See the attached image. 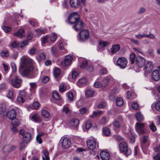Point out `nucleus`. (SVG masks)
Returning <instances> with one entry per match:
<instances>
[{"label": "nucleus", "instance_id": "nucleus-47", "mask_svg": "<svg viewBox=\"0 0 160 160\" xmlns=\"http://www.w3.org/2000/svg\"><path fill=\"white\" fill-rule=\"evenodd\" d=\"M87 111V109L85 107H83L81 108L79 110V112L81 114H84Z\"/></svg>", "mask_w": 160, "mask_h": 160}, {"label": "nucleus", "instance_id": "nucleus-36", "mask_svg": "<svg viewBox=\"0 0 160 160\" xmlns=\"http://www.w3.org/2000/svg\"><path fill=\"white\" fill-rule=\"evenodd\" d=\"M52 97L53 98L56 100H60L59 95L57 92H54L52 93Z\"/></svg>", "mask_w": 160, "mask_h": 160}, {"label": "nucleus", "instance_id": "nucleus-22", "mask_svg": "<svg viewBox=\"0 0 160 160\" xmlns=\"http://www.w3.org/2000/svg\"><path fill=\"white\" fill-rule=\"evenodd\" d=\"M120 48V46L118 44L113 45L112 48H111V52L112 53H115L118 51Z\"/></svg>", "mask_w": 160, "mask_h": 160}, {"label": "nucleus", "instance_id": "nucleus-23", "mask_svg": "<svg viewBox=\"0 0 160 160\" xmlns=\"http://www.w3.org/2000/svg\"><path fill=\"white\" fill-rule=\"evenodd\" d=\"M79 122L78 119H73L70 122V125L72 128H74L78 126Z\"/></svg>", "mask_w": 160, "mask_h": 160}, {"label": "nucleus", "instance_id": "nucleus-48", "mask_svg": "<svg viewBox=\"0 0 160 160\" xmlns=\"http://www.w3.org/2000/svg\"><path fill=\"white\" fill-rule=\"evenodd\" d=\"M66 89V87L63 84H61L59 87V91L60 92L64 91Z\"/></svg>", "mask_w": 160, "mask_h": 160}, {"label": "nucleus", "instance_id": "nucleus-27", "mask_svg": "<svg viewBox=\"0 0 160 160\" xmlns=\"http://www.w3.org/2000/svg\"><path fill=\"white\" fill-rule=\"evenodd\" d=\"M99 44L101 47H106L110 44L109 42L103 40H101L99 42Z\"/></svg>", "mask_w": 160, "mask_h": 160}, {"label": "nucleus", "instance_id": "nucleus-33", "mask_svg": "<svg viewBox=\"0 0 160 160\" xmlns=\"http://www.w3.org/2000/svg\"><path fill=\"white\" fill-rule=\"evenodd\" d=\"M9 54V52L7 50H3L0 53V55L2 57H7Z\"/></svg>", "mask_w": 160, "mask_h": 160}, {"label": "nucleus", "instance_id": "nucleus-58", "mask_svg": "<svg viewBox=\"0 0 160 160\" xmlns=\"http://www.w3.org/2000/svg\"><path fill=\"white\" fill-rule=\"evenodd\" d=\"M106 105V103L105 102L100 103L98 105V108H104Z\"/></svg>", "mask_w": 160, "mask_h": 160}, {"label": "nucleus", "instance_id": "nucleus-50", "mask_svg": "<svg viewBox=\"0 0 160 160\" xmlns=\"http://www.w3.org/2000/svg\"><path fill=\"white\" fill-rule=\"evenodd\" d=\"M155 108L156 110L160 112V101H158L156 103Z\"/></svg>", "mask_w": 160, "mask_h": 160}, {"label": "nucleus", "instance_id": "nucleus-37", "mask_svg": "<svg viewBox=\"0 0 160 160\" xmlns=\"http://www.w3.org/2000/svg\"><path fill=\"white\" fill-rule=\"evenodd\" d=\"M103 133L106 136H109L110 134V132L109 129L108 128H104L103 129Z\"/></svg>", "mask_w": 160, "mask_h": 160}, {"label": "nucleus", "instance_id": "nucleus-56", "mask_svg": "<svg viewBox=\"0 0 160 160\" xmlns=\"http://www.w3.org/2000/svg\"><path fill=\"white\" fill-rule=\"evenodd\" d=\"M78 72H76L75 71H73L72 73V78L74 79L76 77L78 76Z\"/></svg>", "mask_w": 160, "mask_h": 160}, {"label": "nucleus", "instance_id": "nucleus-34", "mask_svg": "<svg viewBox=\"0 0 160 160\" xmlns=\"http://www.w3.org/2000/svg\"><path fill=\"white\" fill-rule=\"evenodd\" d=\"M136 55L133 53H132L130 55V59L131 63L132 64L135 61Z\"/></svg>", "mask_w": 160, "mask_h": 160}, {"label": "nucleus", "instance_id": "nucleus-19", "mask_svg": "<svg viewBox=\"0 0 160 160\" xmlns=\"http://www.w3.org/2000/svg\"><path fill=\"white\" fill-rule=\"evenodd\" d=\"M7 111L6 104L4 103H0V115L5 116V113Z\"/></svg>", "mask_w": 160, "mask_h": 160}, {"label": "nucleus", "instance_id": "nucleus-18", "mask_svg": "<svg viewBox=\"0 0 160 160\" xmlns=\"http://www.w3.org/2000/svg\"><path fill=\"white\" fill-rule=\"evenodd\" d=\"M100 157L102 160H108L110 158L109 153L105 151H102L100 153Z\"/></svg>", "mask_w": 160, "mask_h": 160}, {"label": "nucleus", "instance_id": "nucleus-57", "mask_svg": "<svg viewBox=\"0 0 160 160\" xmlns=\"http://www.w3.org/2000/svg\"><path fill=\"white\" fill-rule=\"evenodd\" d=\"M25 142H20L19 145V149L22 150V149L26 147V145L25 144Z\"/></svg>", "mask_w": 160, "mask_h": 160}, {"label": "nucleus", "instance_id": "nucleus-63", "mask_svg": "<svg viewBox=\"0 0 160 160\" xmlns=\"http://www.w3.org/2000/svg\"><path fill=\"white\" fill-rule=\"evenodd\" d=\"M17 101L19 103H23L24 102L25 100L21 97H18L17 99Z\"/></svg>", "mask_w": 160, "mask_h": 160}, {"label": "nucleus", "instance_id": "nucleus-53", "mask_svg": "<svg viewBox=\"0 0 160 160\" xmlns=\"http://www.w3.org/2000/svg\"><path fill=\"white\" fill-rule=\"evenodd\" d=\"M19 45L16 41L12 42L11 45V47L13 48H16Z\"/></svg>", "mask_w": 160, "mask_h": 160}, {"label": "nucleus", "instance_id": "nucleus-45", "mask_svg": "<svg viewBox=\"0 0 160 160\" xmlns=\"http://www.w3.org/2000/svg\"><path fill=\"white\" fill-rule=\"evenodd\" d=\"M37 52V51L36 50V49L34 48H31L29 51V53L31 55L35 54Z\"/></svg>", "mask_w": 160, "mask_h": 160}, {"label": "nucleus", "instance_id": "nucleus-24", "mask_svg": "<svg viewBox=\"0 0 160 160\" xmlns=\"http://www.w3.org/2000/svg\"><path fill=\"white\" fill-rule=\"evenodd\" d=\"M135 117L137 120L138 122L142 121L144 119L143 115L140 112H138L136 114Z\"/></svg>", "mask_w": 160, "mask_h": 160}, {"label": "nucleus", "instance_id": "nucleus-32", "mask_svg": "<svg viewBox=\"0 0 160 160\" xmlns=\"http://www.w3.org/2000/svg\"><path fill=\"white\" fill-rule=\"evenodd\" d=\"M102 114V111H94L93 112L92 115L90 116V118H93L98 115H100Z\"/></svg>", "mask_w": 160, "mask_h": 160}, {"label": "nucleus", "instance_id": "nucleus-16", "mask_svg": "<svg viewBox=\"0 0 160 160\" xmlns=\"http://www.w3.org/2000/svg\"><path fill=\"white\" fill-rule=\"evenodd\" d=\"M152 79L156 81L160 79V73L158 70H155L152 72Z\"/></svg>", "mask_w": 160, "mask_h": 160}, {"label": "nucleus", "instance_id": "nucleus-54", "mask_svg": "<svg viewBox=\"0 0 160 160\" xmlns=\"http://www.w3.org/2000/svg\"><path fill=\"white\" fill-rule=\"evenodd\" d=\"M68 98L69 100L72 101L73 100V95L72 92H69L68 93Z\"/></svg>", "mask_w": 160, "mask_h": 160}, {"label": "nucleus", "instance_id": "nucleus-35", "mask_svg": "<svg viewBox=\"0 0 160 160\" xmlns=\"http://www.w3.org/2000/svg\"><path fill=\"white\" fill-rule=\"evenodd\" d=\"M60 73V71L59 68H57L55 69L53 72V73L54 77L55 78L58 77Z\"/></svg>", "mask_w": 160, "mask_h": 160}, {"label": "nucleus", "instance_id": "nucleus-11", "mask_svg": "<svg viewBox=\"0 0 160 160\" xmlns=\"http://www.w3.org/2000/svg\"><path fill=\"white\" fill-rule=\"evenodd\" d=\"M73 59L72 57L70 55H67L65 58L64 60L62 62V64L64 66H67L70 65Z\"/></svg>", "mask_w": 160, "mask_h": 160}, {"label": "nucleus", "instance_id": "nucleus-51", "mask_svg": "<svg viewBox=\"0 0 160 160\" xmlns=\"http://www.w3.org/2000/svg\"><path fill=\"white\" fill-rule=\"evenodd\" d=\"M146 9L143 7H141L139 9L138 11V14H140L144 13Z\"/></svg>", "mask_w": 160, "mask_h": 160}, {"label": "nucleus", "instance_id": "nucleus-41", "mask_svg": "<svg viewBox=\"0 0 160 160\" xmlns=\"http://www.w3.org/2000/svg\"><path fill=\"white\" fill-rule=\"evenodd\" d=\"M2 28L5 32H9L12 29L11 27H8L4 26H2Z\"/></svg>", "mask_w": 160, "mask_h": 160}, {"label": "nucleus", "instance_id": "nucleus-42", "mask_svg": "<svg viewBox=\"0 0 160 160\" xmlns=\"http://www.w3.org/2000/svg\"><path fill=\"white\" fill-rule=\"evenodd\" d=\"M57 38V37L56 34L54 33H53L50 36V40L52 42H53L56 40Z\"/></svg>", "mask_w": 160, "mask_h": 160}, {"label": "nucleus", "instance_id": "nucleus-64", "mask_svg": "<svg viewBox=\"0 0 160 160\" xmlns=\"http://www.w3.org/2000/svg\"><path fill=\"white\" fill-rule=\"evenodd\" d=\"M49 80V78L48 76H44L42 78V82L44 83H46Z\"/></svg>", "mask_w": 160, "mask_h": 160}, {"label": "nucleus", "instance_id": "nucleus-44", "mask_svg": "<svg viewBox=\"0 0 160 160\" xmlns=\"http://www.w3.org/2000/svg\"><path fill=\"white\" fill-rule=\"evenodd\" d=\"M63 111L65 112L66 114H67L70 113V110L69 109V108L66 106H64L63 108Z\"/></svg>", "mask_w": 160, "mask_h": 160}, {"label": "nucleus", "instance_id": "nucleus-13", "mask_svg": "<svg viewBox=\"0 0 160 160\" xmlns=\"http://www.w3.org/2000/svg\"><path fill=\"white\" fill-rule=\"evenodd\" d=\"M17 115L16 112L13 109L8 111L6 113V115L10 119H13L16 118Z\"/></svg>", "mask_w": 160, "mask_h": 160}, {"label": "nucleus", "instance_id": "nucleus-7", "mask_svg": "<svg viewBox=\"0 0 160 160\" xmlns=\"http://www.w3.org/2000/svg\"><path fill=\"white\" fill-rule=\"evenodd\" d=\"M127 63V59L123 57L119 58L117 61V65L122 69L124 68Z\"/></svg>", "mask_w": 160, "mask_h": 160}, {"label": "nucleus", "instance_id": "nucleus-30", "mask_svg": "<svg viewBox=\"0 0 160 160\" xmlns=\"http://www.w3.org/2000/svg\"><path fill=\"white\" fill-rule=\"evenodd\" d=\"M42 114L43 116L46 118H48L49 117L50 114L49 112L46 110H43L42 111Z\"/></svg>", "mask_w": 160, "mask_h": 160}, {"label": "nucleus", "instance_id": "nucleus-52", "mask_svg": "<svg viewBox=\"0 0 160 160\" xmlns=\"http://www.w3.org/2000/svg\"><path fill=\"white\" fill-rule=\"evenodd\" d=\"M40 105V104L38 102L36 101L33 103L32 106L34 109H37L38 108Z\"/></svg>", "mask_w": 160, "mask_h": 160}, {"label": "nucleus", "instance_id": "nucleus-6", "mask_svg": "<svg viewBox=\"0 0 160 160\" xmlns=\"http://www.w3.org/2000/svg\"><path fill=\"white\" fill-rule=\"evenodd\" d=\"M145 124L143 123L137 122L136 123L135 127L136 130L138 133L139 134H142L145 133L146 130L144 128Z\"/></svg>", "mask_w": 160, "mask_h": 160}, {"label": "nucleus", "instance_id": "nucleus-9", "mask_svg": "<svg viewBox=\"0 0 160 160\" xmlns=\"http://www.w3.org/2000/svg\"><path fill=\"white\" fill-rule=\"evenodd\" d=\"M79 19V15L77 12L72 13L69 17V21L72 24H74Z\"/></svg>", "mask_w": 160, "mask_h": 160}, {"label": "nucleus", "instance_id": "nucleus-17", "mask_svg": "<svg viewBox=\"0 0 160 160\" xmlns=\"http://www.w3.org/2000/svg\"><path fill=\"white\" fill-rule=\"evenodd\" d=\"M62 146L63 148H67L69 147L71 145L70 141L67 138H64L62 142Z\"/></svg>", "mask_w": 160, "mask_h": 160}, {"label": "nucleus", "instance_id": "nucleus-39", "mask_svg": "<svg viewBox=\"0 0 160 160\" xmlns=\"http://www.w3.org/2000/svg\"><path fill=\"white\" fill-rule=\"evenodd\" d=\"M30 85L31 86V88L30 89L31 91L32 92H32L34 93L35 91L34 90L36 87V84L35 83L33 82L31 83H30Z\"/></svg>", "mask_w": 160, "mask_h": 160}, {"label": "nucleus", "instance_id": "nucleus-29", "mask_svg": "<svg viewBox=\"0 0 160 160\" xmlns=\"http://www.w3.org/2000/svg\"><path fill=\"white\" fill-rule=\"evenodd\" d=\"M116 104L118 106H122L123 104V99L121 98H118L116 101Z\"/></svg>", "mask_w": 160, "mask_h": 160}, {"label": "nucleus", "instance_id": "nucleus-31", "mask_svg": "<svg viewBox=\"0 0 160 160\" xmlns=\"http://www.w3.org/2000/svg\"><path fill=\"white\" fill-rule=\"evenodd\" d=\"M32 119L36 122H40L41 121L40 119L39 115L37 114H35L32 117Z\"/></svg>", "mask_w": 160, "mask_h": 160}, {"label": "nucleus", "instance_id": "nucleus-4", "mask_svg": "<svg viewBox=\"0 0 160 160\" xmlns=\"http://www.w3.org/2000/svg\"><path fill=\"white\" fill-rule=\"evenodd\" d=\"M19 134L22 136V139L25 143H28L31 140L32 138L31 134L25 131L23 129L19 130Z\"/></svg>", "mask_w": 160, "mask_h": 160}, {"label": "nucleus", "instance_id": "nucleus-21", "mask_svg": "<svg viewBox=\"0 0 160 160\" xmlns=\"http://www.w3.org/2000/svg\"><path fill=\"white\" fill-rule=\"evenodd\" d=\"M14 35L19 38H22L24 36V30L23 29H20L18 30L16 32L14 33Z\"/></svg>", "mask_w": 160, "mask_h": 160}, {"label": "nucleus", "instance_id": "nucleus-8", "mask_svg": "<svg viewBox=\"0 0 160 160\" xmlns=\"http://www.w3.org/2000/svg\"><path fill=\"white\" fill-rule=\"evenodd\" d=\"M80 38L79 39L81 41H84L87 39L89 38V34L88 30L84 29L81 31L79 33Z\"/></svg>", "mask_w": 160, "mask_h": 160}, {"label": "nucleus", "instance_id": "nucleus-12", "mask_svg": "<svg viewBox=\"0 0 160 160\" xmlns=\"http://www.w3.org/2000/svg\"><path fill=\"white\" fill-rule=\"evenodd\" d=\"M83 27V22L80 19L78 20L73 26V28L76 31H79Z\"/></svg>", "mask_w": 160, "mask_h": 160}, {"label": "nucleus", "instance_id": "nucleus-2", "mask_svg": "<svg viewBox=\"0 0 160 160\" xmlns=\"http://www.w3.org/2000/svg\"><path fill=\"white\" fill-rule=\"evenodd\" d=\"M135 62L137 65L139 67L141 68L145 66V70L148 71L151 70L153 68L152 62L150 61H147L145 63V60L144 58L141 56L137 57Z\"/></svg>", "mask_w": 160, "mask_h": 160}, {"label": "nucleus", "instance_id": "nucleus-15", "mask_svg": "<svg viewBox=\"0 0 160 160\" xmlns=\"http://www.w3.org/2000/svg\"><path fill=\"white\" fill-rule=\"evenodd\" d=\"M70 4L72 7L78 8L81 6V3L80 0H70Z\"/></svg>", "mask_w": 160, "mask_h": 160}, {"label": "nucleus", "instance_id": "nucleus-5", "mask_svg": "<svg viewBox=\"0 0 160 160\" xmlns=\"http://www.w3.org/2000/svg\"><path fill=\"white\" fill-rule=\"evenodd\" d=\"M110 80L108 77H105L100 82H96L94 84V86L97 88H104L108 85Z\"/></svg>", "mask_w": 160, "mask_h": 160}, {"label": "nucleus", "instance_id": "nucleus-10", "mask_svg": "<svg viewBox=\"0 0 160 160\" xmlns=\"http://www.w3.org/2000/svg\"><path fill=\"white\" fill-rule=\"evenodd\" d=\"M21 82L22 79L18 76H16L11 80L13 86L15 88H19L21 86Z\"/></svg>", "mask_w": 160, "mask_h": 160}, {"label": "nucleus", "instance_id": "nucleus-40", "mask_svg": "<svg viewBox=\"0 0 160 160\" xmlns=\"http://www.w3.org/2000/svg\"><path fill=\"white\" fill-rule=\"evenodd\" d=\"M14 95L13 92L12 91H9L8 92L7 95V97L9 98L12 99L13 98Z\"/></svg>", "mask_w": 160, "mask_h": 160}, {"label": "nucleus", "instance_id": "nucleus-62", "mask_svg": "<svg viewBox=\"0 0 160 160\" xmlns=\"http://www.w3.org/2000/svg\"><path fill=\"white\" fill-rule=\"evenodd\" d=\"M18 56V53L17 52H14L11 54V57L12 58L16 59Z\"/></svg>", "mask_w": 160, "mask_h": 160}, {"label": "nucleus", "instance_id": "nucleus-20", "mask_svg": "<svg viewBox=\"0 0 160 160\" xmlns=\"http://www.w3.org/2000/svg\"><path fill=\"white\" fill-rule=\"evenodd\" d=\"M87 83V80L85 78H81L77 82V85L80 87H82L85 85Z\"/></svg>", "mask_w": 160, "mask_h": 160}, {"label": "nucleus", "instance_id": "nucleus-61", "mask_svg": "<svg viewBox=\"0 0 160 160\" xmlns=\"http://www.w3.org/2000/svg\"><path fill=\"white\" fill-rule=\"evenodd\" d=\"M49 38L48 37L46 36L43 37L42 38V42L43 44H45L48 42V38Z\"/></svg>", "mask_w": 160, "mask_h": 160}, {"label": "nucleus", "instance_id": "nucleus-3", "mask_svg": "<svg viewBox=\"0 0 160 160\" xmlns=\"http://www.w3.org/2000/svg\"><path fill=\"white\" fill-rule=\"evenodd\" d=\"M119 148L120 151L125 155L128 156L131 154V149L128 148L127 144L125 142H122L120 143Z\"/></svg>", "mask_w": 160, "mask_h": 160}, {"label": "nucleus", "instance_id": "nucleus-26", "mask_svg": "<svg viewBox=\"0 0 160 160\" xmlns=\"http://www.w3.org/2000/svg\"><path fill=\"white\" fill-rule=\"evenodd\" d=\"M42 153H44V155L45 157V158L44 157H42V160H50L48 156V155L49 154V152L46 150H43L42 151Z\"/></svg>", "mask_w": 160, "mask_h": 160}, {"label": "nucleus", "instance_id": "nucleus-55", "mask_svg": "<svg viewBox=\"0 0 160 160\" xmlns=\"http://www.w3.org/2000/svg\"><path fill=\"white\" fill-rule=\"evenodd\" d=\"M100 122L102 124H106L107 122L106 117L105 116H103L101 119Z\"/></svg>", "mask_w": 160, "mask_h": 160}, {"label": "nucleus", "instance_id": "nucleus-43", "mask_svg": "<svg viewBox=\"0 0 160 160\" xmlns=\"http://www.w3.org/2000/svg\"><path fill=\"white\" fill-rule=\"evenodd\" d=\"M12 125H15L16 127H18L20 125V122L18 120L15 119L12 122Z\"/></svg>", "mask_w": 160, "mask_h": 160}, {"label": "nucleus", "instance_id": "nucleus-14", "mask_svg": "<svg viewBox=\"0 0 160 160\" xmlns=\"http://www.w3.org/2000/svg\"><path fill=\"white\" fill-rule=\"evenodd\" d=\"M87 145L88 148L91 150H93L96 147V143L94 139H90L87 142Z\"/></svg>", "mask_w": 160, "mask_h": 160}, {"label": "nucleus", "instance_id": "nucleus-46", "mask_svg": "<svg viewBox=\"0 0 160 160\" xmlns=\"http://www.w3.org/2000/svg\"><path fill=\"white\" fill-rule=\"evenodd\" d=\"M88 65V62L86 60H84L83 61L82 64L81 65V68H84Z\"/></svg>", "mask_w": 160, "mask_h": 160}, {"label": "nucleus", "instance_id": "nucleus-28", "mask_svg": "<svg viewBox=\"0 0 160 160\" xmlns=\"http://www.w3.org/2000/svg\"><path fill=\"white\" fill-rule=\"evenodd\" d=\"M149 127L150 130L152 131V132H155L157 130L156 126L154 125V123L152 122H150L149 124Z\"/></svg>", "mask_w": 160, "mask_h": 160}, {"label": "nucleus", "instance_id": "nucleus-59", "mask_svg": "<svg viewBox=\"0 0 160 160\" xmlns=\"http://www.w3.org/2000/svg\"><path fill=\"white\" fill-rule=\"evenodd\" d=\"M132 107L133 109L137 110L138 108V106L137 103L134 102L132 104Z\"/></svg>", "mask_w": 160, "mask_h": 160}, {"label": "nucleus", "instance_id": "nucleus-60", "mask_svg": "<svg viewBox=\"0 0 160 160\" xmlns=\"http://www.w3.org/2000/svg\"><path fill=\"white\" fill-rule=\"evenodd\" d=\"M92 126V124L89 121H88L86 124V128L87 129H89Z\"/></svg>", "mask_w": 160, "mask_h": 160}, {"label": "nucleus", "instance_id": "nucleus-49", "mask_svg": "<svg viewBox=\"0 0 160 160\" xmlns=\"http://www.w3.org/2000/svg\"><path fill=\"white\" fill-rule=\"evenodd\" d=\"M146 36H147L146 35V34H138L135 35V37L138 39H140L144 37H146Z\"/></svg>", "mask_w": 160, "mask_h": 160}, {"label": "nucleus", "instance_id": "nucleus-1", "mask_svg": "<svg viewBox=\"0 0 160 160\" xmlns=\"http://www.w3.org/2000/svg\"><path fill=\"white\" fill-rule=\"evenodd\" d=\"M34 61L27 56H23L21 58V63L19 69L20 73L22 76H27L33 70V65Z\"/></svg>", "mask_w": 160, "mask_h": 160}, {"label": "nucleus", "instance_id": "nucleus-25", "mask_svg": "<svg viewBox=\"0 0 160 160\" xmlns=\"http://www.w3.org/2000/svg\"><path fill=\"white\" fill-rule=\"evenodd\" d=\"M95 93V91L92 89H88L86 91V95L88 97H91L93 96Z\"/></svg>", "mask_w": 160, "mask_h": 160}, {"label": "nucleus", "instance_id": "nucleus-38", "mask_svg": "<svg viewBox=\"0 0 160 160\" xmlns=\"http://www.w3.org/2000/svg\"><path fill=\"white\" fill-rule=\"evenodd\" d=\"M113 126L117 128H119L121 127L120 122L117 120H115L113 122Z\"/></svg>", "mask_w": 160, "mask_h": 160}]
</instances>
